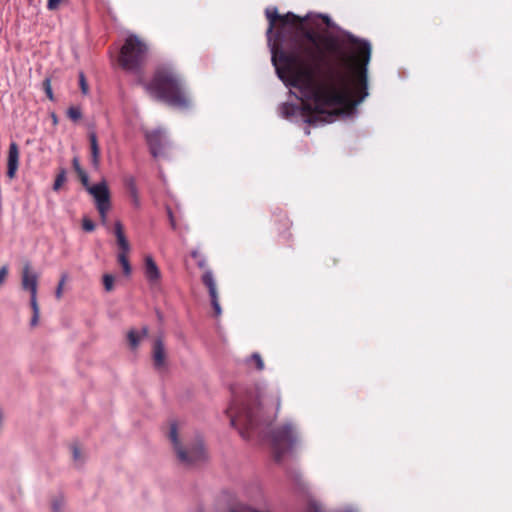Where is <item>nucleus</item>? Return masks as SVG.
<instances>
[{
    "label": "nucleus",
    "instance_id": "72a5a7b5",
    "mask_svg": "<svg viewBox=\"0 0 512 512\" xmlns=\"http://www.w3.org/2000/svg\"><path fill=\"white\" fill-rule=\"evenodd\" d=\"M60 507H61V504H60V503H58L57 501H55V502L53 503V511H54V512H59V511H60Z\"/></svg>",
    "mask_w": 512,
    "mask_h": 512
},
{
    "label": "nucleus",
    "instance_id": "c9c22d12",
    "mask_svg": "<svg viewBox=\"0 0 512 512\" xmlns=\"http://www.w3.org/2000/svg\"><path fill=\"white\" fill-rule=\"evenodd\" d=\"M205 264H206V263H205V261H204V260H200V261L198 262V265H199V267H201V268H203V267L205 266Z\"/></svg>",
    "mask_w": 512,
    "mask_h": 512
},
{
    "label": "nucleus",
    "instance_id": "1a4fd4ad",
    "mask_svg": "<svg viewBox=\"0 0 512 512\" xmlns=\"http://www.w3.org/2000/svg\"><path fill=\"white\" fill-rule=\"evenodd\" d=\"M202 282L208 288L214 313L216 316H219L221 314V307L218 301V292L212 271H205L202 275Z\"/></svg>",
    "mask_w": 512,
    "mask_h": 512
},
{
    "label": "nucleus",
    "instance_id": "5701e85b",
    "mask_svg": "<svg viewBox=\"0 0 512 512\" xmlns=\"http://www.w3.org/2000/svg\"><path fill=\"white\" fill-rule=\"evenodd\" d=\"M66 181V171L65 169H61L60 172L57 174L56 179L54 181L53 189L55 191H58L61 186Z\"/></svg>",
    "mask_w": 512,
    "mask_h": 512
},
{
    "label": "nucleus",
    "instance_id": "6ab92c4d",
    "mask_svg": "<svg viewBox=\"0 0 512 512\" xmlns=\"http://www.w3.org/2000/svg\"><path fill=\"white\" fill-rule=\"evenodd\" d=\"M72 166L77 173L81 183L84 187H87L89 185V178L87 173L82 169L79 159L77 157H74L72 160Z\"/></svg>",
    "mask_w": 512,
    "mask_h": 512
},
{
    "label": "nucleus",
    "instance_id": "412c9836",
    "mask_svg": "<svg viewBox=\"0 0 512 512\" xmlns=\"http://www.w3.org/2000/svg\"><path fill=\"white\" fill-rule=\"evenodd\" d=\"M248 365H254L258 371H262L265 367L261 355L257 352L253 353L247 360Z\"/></svg>",
    "mask_w": 512,
    "mask_h": 512
},
{
    "label": "nucleus",
    "instance_id": "9b49d317",
    "mask_svg": "<svg viewBox=\"0 0 512 512\" xmlns=\"http://www.w3.org/2000/svg\"><path fill=\"white\" fill-rule=\"evenodd\" d=\"M20 152L17 143L12 142L9 146L7 156V172L6 175L9 179H14L19 166Z\"/></svg>",
    "mask_w": 512,
    "mask_h": 512
},
{
    "label": "nucleus",
    "instance_id": "4468645a",
    "mask_svg": "<svg viewBox=\"0 0 512 512\" xmlns=\"http://www.w3.org/2000/svg\"><path fill=\"white\" fill-rule=\"evenodd\" d=\"M114 234L116 236L119 253H129L130 244L125 236L124 227L120 221H116L114 225Z\"/></svg>",
    "mask_w": 512,
    "mask_h": 512
},
{
    "label": "nucleus",
    "instance_id": "20e7f679",
    "mask_svg": "<svg viewBox=\"0 0 512 512\" xmlns=\"http://www.w3.org/2000/svg\"><path fill=\"white\" fill-rule=\"evenodd\" d=\"M147 53V44L138 36L130 35L120 49L118 64L125 71L139 73L145 65Z\"/></svg>",
    "mask_w": 512,
    "mask_h": 512
},
{
    "label": "nucleus",
    "instance_id": "7c9ffc66",
    "mask_svg": "<svg viewBox=\"0 0 512 512\" xmlns=\"http://www.w3.org/2000/svg\"><path fill=\"white\" fill-rule=\"evenodd\" d=\"M72 453H73V459L75 462H81L82 461V455L81 450L77 445H74L72 447Z\"/></svg>",
    "mask_w": 512,
    "mask_h": 512
},
{
    "label": "nucleus",
    "instance_id": "dca6fc26",
    "mask_svg": "<svg viewBox=\"0 0 512 512\" xmlns=\"http://www.w3.org/2000/svg\"><path fill=\"white\" fill-rule=\"evenodd\" d=\"M149 329L147 326H144L140 332L135 329H131L127 333V339L131 349H137L141 340L148 336Z\"/></svg>",
    "mask_w": 512,
    "mask_h": 512
},
{
    "label": "nucleus",
    "instance_id": "c85d7f7f",
    "mask_svg": "<svg viewBox=\"0 0 512 512\" xmlns=\"http://www.w3.org/2000/svg\"><path fill=\"white\" fill-rule=\"evenodd\" d=\"M79 84H80V89H81L82 93L86 95L89 91V87H88L85 75L82 72L79 74Z\"/></svg>",
    "mask_w": 512,
    "mask_h": 512
},
{
    "label": "nucleus",
    "instance_id": "f257e3e1",
    "mask_svg": "<svg viewBox=\"0 0 512 512\" xmlns=\"http://www.w3.org/2000/svg\"><path fill=\"white\" fill-rule=\"evenodd\" d=\"M269 22L268 43L278 77L299 88L310 102H302L301 115L310 125L332 122L350 113L368 95L367 65L371 46L349 34L355 49V67L347 69L348 57L337 38L323 36L304 26V19L276 7L265 10Z\"/></svg>",
    "mask_w": 512,
    "mask_h": 512
},
{
    "label": "nucleus",
    "instance_id": "a878e982",
    "mask_svg": "<svg viewBox=\"0 0 512 512\" xmlns=\"http://www.w3.org/2000/svg\"><path fill=\"white\" fill-rule=\"evenodd\" d=\"M70 119L77 121L82 117L81 110L77 107H70L67 111Z\"/></svg>",
    "mask_w": 512,
    "mask_h": 512
},
{
    "label": "nucleus",
    "instance_id": "4be33fe9",
    "mask_svg": "<svg viewBox=\"0 0 512 512\" xmlns=\"http://www.w3.org/2000/svg\"><path fill=\"white\" fill-rule=\"evenodd\" d=\"M298 110L299 108L297 106L289 103H284L281 107V113L286 118L294 116Z\"/></svg>",
    "mask_w": 512,
    "mask_h": 512
},
{
    "label": "nucleus",
    "instance_id": "e433bc0d",
    "mask_svg": "<svg viewBox=\"0 0 512 512\" xmlns=\"http://www.w3.org/2000/svg\"><path fill=\"white\" fill-rule=\"evenodd\" d=\"M1 273H2V279L4 278V276L6 275L7 273V270L5 267H2V270H1Z\"/></svg>",
    "mask_w": 512,
    "mask_h": 512
},
{
    "label": "nucleus",
    "instance_id": "39448f33",
    "mask_svg": "<svg viewBox=\"0 0 512 512\" xmlns=\"http://www.w3.org/2000/svg\"><path fill=\"white\" fill-rule=\"evenodd\" d=\"M298 441L299 436L292 423H284L273 429L271 432V445L275 460L281 461L282 457L289 453Z\"/></svg>",
    "mask_w": 512,
    "mask_h": 512
},
{
    "label": "nucleus",
    "instance_id": "6e6552de",
    "mask_svg": "<svg viewBox=\"0 0 512 512\" xmlns=\"http://www.w3.org/2000/svg\"><path fill=\"white\" fill-rule=\"evenodd\" d=\"M85 188L94 197L96 207L111 206L110 192L105 181Z\"/></svg>",
    "mask_w": 512,
    "mask_h": 512
},
{
    "label": "nucleus",
    "instance_id": "393cba45",
    "mask_svg": "<svg viewBox=\"0 0 512 512\" xmlns=\"http://www.w3.org/2000/svg\"><path fill=\"white\" fill-rule=\"evenodd\" d=\"M66 280H67V274L63 273L61 275V279H60V281L58 283V286L56 288V291H55V296H56L57 299H61V297H62L63 287H64V284H65Z\"/></svg>",
    "mask_w": 512,
    "mask_h": 512
},
{
    "label": "nucleus",
    "instance_id": "2eb2a0df",
    "mask_svg": "<svg viewBox=\"0 0 512 512\" xmlns=\"http://www.w3.org/2000/svg\"><path fill=\"white\" fill-rule=\"evenodd\" d=\"M88 137L90 142L91 163L95 169H98L100 165V147L97 135L95 132H90Z\"/></svg>",
    "mask_w": 512,
    "mask_h": 512
},
{
    "label": "nucleus",
    "instance_id": "f03ea898",
    "mask_svg": "<svg viewBox=\"0 0 512 512\" xmlns=\"http://www.w3.org/2000/svg\"><path fill=\"white\" fill-rule=\"evenodd\" d=\"M280 409V395L278 391L264 393H247L233 400L227 409L231 425L239 434L249 439L251 433L260 424L275 416Z\"/></svg>",
    "mask_w": 512,
    "mask_h": 512
},
{
    "label": "nucleus",
    "instance_id": "473e14b6",
    "mask_svg": "<svg viewBox=\"0 0 512 512\" xmlns=\"http://www.w3.org/2000/svg\"><path fill=\"white\" fill-rule=\"evenodd\" d=\"M167 215H168V218H169V222H170L171 228L173 230H176L177 224H176L173 212H172V210L170 208H167Z\"/></svg>",
    "mask_w": 512,
    "mask_h": 512
},
{
    "label": "nucleus",
    "instance_id": "b1692460",
    "mask_svg": "<svg viewBox=\"0 0 512 512\" xmlns=\"http://www.w3.org/2000/svg\"><path fill=\"white\" fill-rule=\"evenodd\" d=\"M114 281L115 278L111 274H104L103 275V285L107 292H110L114 289Z\"/></svg>",
    "mask_w": 512,
    "mask_h": 512
},
{
    "label": "nucleus",
    "instance_id": "ddd939ff",
    "mask_svg": "<svg viewBox=\"0 0 512 512\" xmlns=\"http://www.w3.org/2000/svg\"><path fill=\"white\" fill-rule=\"evenodd\" d=\"M144 273L151 285L157 284L161 278L160 270L151 256L145 257Z\"/></svg>",
    "mask_w": 512,
    "mask_h": 512
},
{
    "label": "nucleus",
    "instance_id": "cd10ccee",
    "mask_svg": "<svg viewBox=\"0 0 512 512\" xmlns=\"http://www.w3.org/2000/svg\"><path fill=\"white\" fill-rule=\"evenodd\" d=\"M82 228L86 232H92L95 229V224L90 218L84 217L82 220Z\"/></svg>",
    "mask_w": 512,
    "mask_h": 512
},
{
    "label": "nucleus",
    "instance_id": "c756f323",
    "mask_svg": "<svg viewBox=\"0 0 512 512\" xmlns=\"http://www.w3.org/2000/svg\"><path fill=\"white\" fill-rule=\"evenodd\" d=\"M111 206H102V207H97V210L99 212V215H100V218H101V222L103 224H106V221H107V213L108 211L110 210Z\"/></svg>",
    "mask_w": 512,
    "mask_h": 512
},
{
    "label": "nucleus",
    "instance_id": "f704fd0d",
    "mask_svg": "<svg viewBox=\"0 0 512 512\" xmlns=\"http://www.w3.org/2000/svg\"><path fill=\"white\" fill-rule=\"evenodd\" d=\"M191 256L194 258V259H197L199 257V252L198 251H192L191 252Z\"/></svg>",
    "mask_w": 512,
    "mask_h": 512
},
{
    "label": "nucleus",
    "instance_id": "aec40b11",
    "mask_svg": "<svg viewBox=\"0 0 512 512\" xmlns=\"http://www.w3.org/2000/svg\"><path fill=\"white\" fill-rule=\"evenodd\" d=\"M128 254L129 253H118L117 255V260L122 267L124 275L126 276H129L132 272V268L128 260Z\"/></svg>",
    "mask_w": 512,
    "mask_h": 512
},
{
    "label": "nucleus",
    "instance_id": "bb28decb",
    "mask_svg": "<svg viewBox=\"0 0 512 512\" xmlns=\"http://www.w3.org/2000/svg\"><path fill=\"white\" fill-rule=\"evenodd\" d=\"M43 89L46 93V96L50 99V100H54V97H53V92H52V87H51V80L49 78H46L44 81H43Z\"/></svg>",
    "mask_w": 512,
    "mask_h": 512
},
{
    "label": "nucleus",
    "instance_id": "7ed1b4c3",
    "mask_svg": "<svg viewBox=\"0 0 512 512\" xmlns=\"http://www.w3.org/2000/svg\"><path fill=\"white\" fill-rule=\"evenodd\" d=\"M145 91L155 100L185 110L191 107V98L181 74L170 64L158 65L148 82L140 80Z\"/></svg>",
    "mask_w": 512,
    "mask_h": 512
},
{
    "label": "nucleus",
    "instance_id": "423d86ee",
    "mask_svg": "<svg viewBox=\"0 0 512 512\" xmlns=\"http://www.w3.org/2000/svg\"><path fill=\"white\" fill-rule=\"evenodd\" d=\"M169 439L173 444L178 460L182 464L194 465L205 460L206 452L200 439H197L196 443L191 447H183L180 444L175 422L170 425Z\"/></svg>",
    "mask_w": 512,
    "mask_h": 512
},
{
    "label": "nucleus",
    "instance_id": "9d476101",
    "mask_svg": "<svg viewBox=\"0 0 512 512\" xmlns=\"http://www.w3.org/2000/svg\"><path fill=\"white\" fill-rule=\"evenodd\" d=\"M166 348L162 337H157L153 342L152 360L155 369L162 370L166 366Z\"/></svg>",
    "mask_w": 512,
    "mask_h": 512
},
{
    "label": "nucleus",
    "instance_id": "0eeeda50",
    "mask_svg": "<svg viewBox=\"0 0 512 512\" xmlns=\"http://www.w3.org/2000/svg\"><path fill=\"white\" fill-rule=\"evenodd\" d=\"M37 285V274L31 270L29 264H25L22 271V287L23 289L30 291V306L33 311V315L30 321V325L32 327L37 326L40 316V308L37 302Z\"/></svg>",
    "mask_w": 512,
    "mask_h": 512
},
{
    "label": "nucleus",
    "instance_id": "a211bd4d",
    "mask_svg": "<svg viewBox=\"0 0 512 512\" xmlns=\"http://www.w3.org/2000/svg\"><path fill=\"white\" fill-rule=\"evenodd\" d=\"M274 220L278 224L277 231L284 233L290 229L291 223L285 213L274 215Z\"/></svg>",
    "mask_w": 512,
    "mask_h": 512
},
{
    "label": "nucleus",
    "instance_id": "4c0bfd02",
    "mask_svg": "<svg viewBox=\"0 0 512 512\" xmlns=\"http://www.w3.org/2000/svg\"><path fill=\"white\" fill-rule=\"evenodd\" d=\"M231 512H237V511H231Z\"/></svg>",
    "mask_w": 512,
    "mask_h": 512
},
{
    "label": "nucleus",
    "instance_id": "f3484780",
    "mask_svg": "<svg viewBox=\"0 0 512 512\" xmlns=\"http://www.w3.org/2000/svg\"><path fill=\"white\" fill-rule=\"evenodd\" d=\"M124 185L129 193V196L132 199L134 206L139 207L140 206V198H139V193H138L135 178L132 176L125 177Z\"/></svg>",
    "mask_w": 512,
    "mask_h": 512
},
{
    "label": "nucleus",
    "instance_id": "2f4dec72",
    "mask_svg": "<svg viewBox=\"0 0 512 512\" xmlns=\"http://www.w3.org/2000/svg\"><path fill=\"white\" fill-rule=\"evenodd\" d=\"M64 0H48L47 8L51 11L57 10Z\"/></svg>",
    "mask_w": 512,
    "mask_h": 512
},
{
    "label": "nucleus",
    "instance_id": "f8f14e48",
    "mask_svg": "<svg viewBox=\"0 0 512 512\" xmlns=\"http://www.w3.org/2000/svg\"><path fill=\"white\" fill-rule=\"evenodd\" d=\"M146 141L153 157H158L162 152L163 134L160 131H151L146 134Z\"/></svg>",
    "mask_w": 512,
    "mask_h": 512
}]
</instances>
